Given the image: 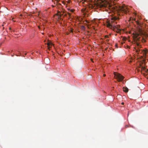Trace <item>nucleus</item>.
Wrapping results in <instances>:
<instances>
[{
	"label": "nucleus",
	"mask_w": 148,
	"mask_h": 148,
	"mask_svg": "<svg viewBox=\"0 0 148 148\" xmlns=\"http://www.w3.org/2000/svg\"><path fill=\"white\" fill-rule=\"evenodd\" d=\"M85 10H86V9L85 8H82V12L84 13V14H85V13L84 12L85 11Z\"/></svg>",
	"instance_id": "9d476101"
},
{
	"label": "nucleus",
	"mask_w": 148,
	"mask_h": 148,
	"mask_svg": "<svg viewBox=\"0 0 148 148\" xmlns=\"http://www.w3.org/2000/svg\"><path fill=\"white\" fill-rule=\"evenodd\" d=\"M119 9L122 12H124L125 14H127L128 12V11L127 10V8L123 6H120L119 7Z\"/></svg>",
	"instance_id": "39448f33"
},
{
	"label": "nucleus",
	"mask_w": 148,
	"mask_h": 148,
	"mask_svg": "<svg viewBox=\"0 0 148 148\" xmlns=\"http://www.w3.org/2000/svg\"><path fill=\"white\" fill-rule=\"evenodd\" d=\"M136 23L138 25V29L139 33L136 32L134 33L133 34V37L136 40V45L137 47L139 48V47H141V46L140 44L137 42V41H140V38L138 37L140 34H143L144 31L143 29L141 28V24H140L138 22H137Z\"/></svg>",
	"instance_id": "f257e3e1"
},
{
	"label": "nucleus",
	"mask_w": 148,
	"mask_h": 148,
	"mask_svg": "<svg viewBox=\"0 0 148 148\" xmlns=\"http://www.w3.org/2000/svg\"><path fill=\"white\" fill-rule=\"evenodd\" d=\"M140 68H141V72L142 73L144 74V72L145 71L146 73L148 72V69H146V68L144 66H142L141 64L140 65Z\"/></svg>",
	"instance_id": "423d86ee"
},
{
	"label": "nucleus",
	"mask_w": 148,
	"mask_h": 148,
	"mask_svg": "<svg viewBox=\"0 0 148 148\" xmlns=\"http://www.w3.org/2000/svg\"><path fill=\"white\" fill-rule=\"evenodd\" d=\"M100 7L101 8L104 7L108 9H110L111 7V6L108 3L106 2V3H101L100 5Z\"/></svg>",
	"instance_id": "20e7f679"
},
{
	"label": "nucleus",
	"mask_w": 148,
	"mask_h": 148,
	"mask_svg": "<svg viewBox=\"0 0 148 148\" xmlns=\"http://www.w3.org/2000/svg\"><path fill=\"white\" fill-rule=\"evenodd\" d=\"M147 38L148 39V35L147 36Z\"/></svg>",
	"instance_id": "f3484780"
},
{
	"label": "nucleus",
	"mask_w": 148,
	"mask_h": 148,
	"mask_svg": "<svg viewBox=\"0 0 148 148\" xmlns=\"http://www.w3.org/2000/svg\"><path fill=\"white\" fill-rule=\"evenodd\" d=\"M74 11V10L73 9H70L69 10V11H70V12H73Z\"/></svg>",
	"instance_id": "f8f14e48"
},
{
	"label": "nucleus",
	"mask_w": 148,
	"mask_h": 148,
	"mask_svg": "<svg viewBox=\"0 0 148 148\" xmlns=\"http://www.w3.org/2000/svg\"><path fill=\"white\" fill-rule=\"evenodd\" d=\"M45 44H47V45L48 48L49 49H50V48H51L50 46H52L53 45V44L51 42H49L47 44L45 43Z\"/></svg>",
	"instance_id": "6e6552de"
},
{
	"label": "nucleus",
	"mask_w": 148,
	"mask_h": 148,
	"mask_svg": "<svg viewBox=\"0 0 148 148\" xmlns=\"http://www.w3.org/2000/svg\"><path fill=\"white\" fill-rule=\"evenodd\" d=\"M105 37L106 38H108V36L107 35H106L105 36Z\"/></svg>",
	"instance_id": "ddd939ff"
},
{
	"label": "nucleus",
	"mask_w": 148,
	"mask_h": 148,
	"mask_svg": "<svg viewBox=\"0 0 148 148\" xmlns=\"http://www.w3.org/2000/svg\"><path fill=\"white\" fill-rule=\"evenodd\" d=\"M71 32H73V30H71Z\"/></svg>",
	"instance_id": "6ab92c4d"
},
{
	"label": "nucleus",
	"mask_w": 148,
	"mask_h": 148,
	"mask_svg": "<svg viewBox=\"0 0 148 148\" xmlns=\"http://www.w3.org/2000/svg\"><path fill=\"white\" fill-rule=\"evenodd\" d=\"M9 29L11 30V28H10V27L9 28Z\"/></svg>",
	"instance_id": "a211bd4d"
},
{
	"label": "nucleus",
	"mask_w": 148,
	"mask_h": 148,
	"mask_svg": "<svg viewBox=\"0 0 148 148\" xmlns=\"http://www.w3.org/2000/svg\"><path fill=\"white\" fill-rule=\"evenodd\" d=\"M114 75L116 77L115 78L117 79L119 82L122 81L124 78V77L119 73L114 72Z\"/></svg>",
	"instance_id": "7ed1b4c3"
},
{
	"label": "nucleus",
	"mask_w": 148,
	"mask_h": 148,
	"mask_svg": "<svg viewBox=\"0 0 148 148\" xmlns=\"http://www.w3.org/2000/svg\"><path fill=\"white\" fill-rule=\"evenodd\" d=\"M116 22H115L112 20L111 21L107 23V27L112 29L113 31L116 32L117 33H119L121 30L119 28L120 26L119 25H116Z\"/></svg>",
	"instance_id": "f03ea898"
},
{
	"label": "nucleus",
	"mask_w": 148,
	"mask_h": 148,
	"mask_svg": "<svg viewBox=\"0 0 148 148\" xmlns=\"http://www.w3.org/2000/svg\"><path fill=\"white\" fill-rule=\"evenodd\" d=\"M58 14L57 15H59V18H60L62 15H64L65 16H66L67 15H68L70 17L71 16V14L69 13H68L67 14H64V12H63L62 14H61V12L59 11H57Z\"/></svg>",
	"instance_id": "0eeeda50"
},
{
	"label": "nucleus",
	"mask_w": 148,
	"mask_h": 148,
	"mask_svg": "<svg viewBox=\"0 0 148 148\" xmlns=\"http://www.w3.org/2000/svg\"><path fill=\"white\" fill-rule=\"evenodd\" d=\"M106 76V74H104L103 75V76L104 77H105V76Z\"/></svg>",
	"instance_id": "dca6fc26"
},
{
	"label": "nucleus",
	"mask_w": 148,
	"mask_h": 148,
	"mask_svg": "<svg viewBox=\"0 0 148 148\" xmlns=\"http://www.w3.org/2000/svg\"><path fill=\"white\" fill-rule=\"evenodd\" d=\"M25 55H26V53L25 54Z\"/></svg>",
	"instance_id": "aec40b11"
},
{
	"label": "nucleus",
	"mask_w": 148,
	"mask_h": 148,
	"mask_svg": "<svg viewBox=\"0 0 148 148\" xmlns=\"http://www.w3.org/2000/svg\"><path fill=\"white\" fill-rule=\"evenodd\" d=\"M107 40H108V41L109 40H108V39H107Z\"/></svg>",
	"instance_id": "412c9836"
},
{
	"label": "nucleus",
	"mask_w": 148,
	"mask_h": 148,
	"mask_svg": "<svg viewBox=\"0 0 148 148\" xmlns=\"http://www.w3.org/2000/svg\"><path fill=\"white\" fill-rule=\"evenodd\" d=\"M123 91L125 92H127L128 91V89L127 87H123Z\"/></svg>",
	"instance_id": "1a4fd4ad"
},
{
	"label": "nucleus",
	"mask_w": 148,
	"mask_h": 148,
	"mask_svg": "<svg viewBox=\"0 0 148 148\" xmlns=\"http://www.w3.org/2000/svg\"><path fill=\"white\" fill-rule=\"evenodd\" d=\"M92 60V62H93L92 60Z\"/></svg>",
	"instance_id": "4be33fe9"
},
{
	"label": "nucleus",
	"mask_w": 148,
	"mask_h": 148,
	"mask_svg": "<svg viewBox=\"0 0 148 148\" xmlns=\"http://www.w3.org/2000/svg\"><path fill=\"white\" fill-rule=\"evenodd\" d=\"M143 38H142V39H143ZM142 42H145V40L144 39H143V40H142Z\"/></svg>",
	"instance_id": "4468645a"
},
{
	"label": "nucleus",
	"mask_w": 148,
	"mask_h": 148,
	"mask_svg": "<svg viewBox=\"0 0 148 148\" xmlns=\"http://www.w3.org/2000/svg\"><path fill=\"white\" fill-rule=\"evenodd\" d=\"M124 104V102H122L121 103V104L122 105H123Z\"/></svg>",
	"instance_id": "2eb2a0df"
},
{
	"label": "nucleus",
	"mask_w": 148,
	"mask_h": 148,
	"mask_svg": "<svg viewBox=\"0 0 148 148\" xmlns=\"http://www.w3.org/2000/svg\"><path fill=\"white\" fill-rule=\"evenodd\" d=\"M135 49H136V52L137 53H138L139 51H140V50L139 49L138 50V48L136 49V48H135Z\"/></svg>",
	"instance_id": "9b49d317"
}]
</instances>
